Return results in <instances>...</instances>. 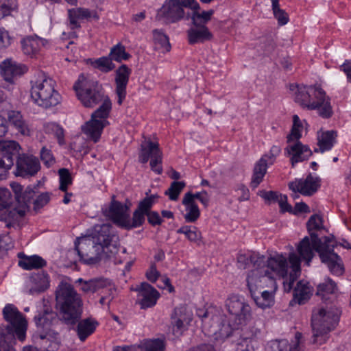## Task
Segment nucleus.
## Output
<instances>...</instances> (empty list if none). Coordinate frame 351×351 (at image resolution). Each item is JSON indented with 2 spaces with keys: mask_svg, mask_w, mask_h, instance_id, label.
I'll return each mask as SVG.
<instances>
[{
  "mask_svg": "<svg viewBox=\"0 0 351 351\" xmlns=\"http://www.w3.org/2000/svg\"><path fill=\"white\" fill-rule=\"evenodd\" d=\"M56 307L63 323L74 326L77 322V333L82 341L88 337V318L80 322L82 313V301L73 286L62 284L56 291Z\"/></svg>",
  "mask_w": 351,
  "mask_h": 351,
  "instance_id": "1",
  "label": "nucleus"
},
{
  "mask_svg": "<svg viewBox=\"0 0 351 351\" xmlns=\"http://www.w3.org/2000/svg\"><path fill=\"white\" fill-rule=\"evenodd\" d=\"M313 246L319 254L322 263L327 265L329 270L333 274L341 276L344 271V267L340 256L334 252L335 246L332 238L324 237L322 241L314 231L324 228L322 217L318 215H312L306 223Z\"/></svg>",
  "mask_w": 351,
  "mask_h": 351,
  "instance_id": "2",
  "label": "nucleus"
},
{
  "mask_svg": "<svg viewBox=\"0 0 351 351\" xmlns=\"http://www.w3.org/2000/svg\"><path fill=\"white\" fill-rule=\"evenodd\" d=\"M93 243V256L89 257V265H98L114 256L120 245L119 237L108 223L96 224L89 233Z\"/></svg>",
  "mask_w": 351,
  "mask_h": 351,
  "instance_id": "3",
  "label": "nucleus"
},
{
  "mask_svg": "<svg viewBox=\"0 0 351 351\" xmlns=\"http://www.w3.org/2000/svg\"><path fill=\"white\" fill-rule=\"evenodd\" d=\"M92 104H99L91 114L89 120V141L97 143L104 128L109 125L108 118L112 110V102L109 97L104 94L101 86L94 90L89 89V107Z\"/></svg>",
  "mask_w": 351,
  "mask_h": 351,
  "instance_id": "4",
  "label": "nucleus"
},
{
  "mask_svg": "<svg viewBox=\"0 0 351 351\" xmlns=\"http://www.w3.org/2000/svg\"><path fill=\"white\" fill-rule=\"evenodd\" d=\"M265 268L283 279L284 290L289 293L300 273V258L295 253H290L288 257L276 254L267 258Z\"/></svg>",
  "mask_w": 351,
  "mask_h": 351,
  "instance_id": "5",
  "label": "nucleus"
},
{
  "mask_svg": "<svg viewBox=\"0 0 351 351\" xmlns=\"http://www.w3.org/2000/svg\"><path fill=\"white\" fill-rule=\"evenodd\" d=\"M341 310L336 306L315 308L313 311L311 326L313 343L322 344L328 338V333L337 326Z\"/></svg>",
  "mask_w": 351,
  "mask_h": 351,
  "instance_id": "6",
  "label": "nucleus"
},
{
  "mask_svg": "<svg viewBox=\"0 0 351 351\" xmlns=\"http://www.w3.org/2000/svg\"><path fill=\"white\" fill-rule=\"evenodd\" d=\"M295 101L302 108L317 110L319 115L324 119L330 118L333 114L330 98L319 86H298Z\"/></svg>",
  "mask_w": 351,
  "mask_h": 351,
  "instance_id": "7",
  "label": "nucleus"
},
{
  "mask_svg": "<svg viewBox=\"0 0 351 351\" xmlns=\"http://www.w3.org/2000/svg\"><path fill=\"white\" fill-rule=\"evenodd\" d=\"M31 97L34 103L44 108L56 106L61 101V95L55 90L56 82L44 73L31 81Z\"/></svg>",
  "mask_w": 351,
  "mask_h": 351,
  "instance_id": "8",
  "label": "nucleus"
},
{
  "mask_svg": "<svg viewBox=\"0 0 351 351\" xmlns=\"http://www.w3.org/2000/svg\"><path fill=\"white\" fill-rule=\"evenodd\" d=\"M37 330L33 335L35 341L47 339L55 341L59 338V333L56 331V326L62 322L57 313L48 308L38 313L34 317Z\"/></svg>",
  "mask_w": 351,
  "mask_h": 351,
  "instance_id": "9",
  "label": "nucleus"
},
{
  "mask_svg": "<svg viewBox=\"0 0 351 351\" xmlns=\"http://www.w3.org/2000/svg\"><path fill=\"white\" fill-rule=\"evenodd\" d=\"M184 8L199 9V5L195 0H165L158 11L157 17L176 23L186 17Z\"/></svg>",
  "mask_w": 351,
  "mask_h": 351,
  "instance_id": "10",
  "label": "nucleus"
},
{
  "mask_svg": "<svg viewBox=\"0 0 351 351\" xmlns=\"http://www.w3.org/2000/svg\"><path fill=\"white\" fill-rule=\"evenodd\" d=\"M4 319L10 324L3 329L16 335V337L21 341H23L26 337L27 322L18 308L12 304H8L3 309Z\"/></svg>",
  "mask_w": 351,
  "mask_h": 351,
  "instance_id": "11",
  "label": "nucleus"
},
{
  "mask_svg": "<svg viewBox=\"0 0 351 351\" xmlns=\"http://www.w3.org/2000/svg\"><path fill=\"white\" fill-rule=\"evenodd\" d=\"M246 281L250 294L262 291L265 287H271L274 289L276 288V280L271 272L265 268V263L264 266L262 265L250 270L247 276Z\"/></svg>",
  "mask_w": 351,
  "mask_h": 351,
  "instance_id": "12",
  "label": "nucleus"
},
{
  "mask_svg": "<svg viewBox=\"0 0 351 351\" xmlns=\"http://www.w3.org/2000/svg\"><path fill=\"white\" fill-rule=\"evenodd\" d=\"M226 306L228 313L233 316L236 324H245L251 319V307L243 298L232 295L226 300Z\"/></svg>",
  "mask_w": 351,
  "mask_h": 351,
  "instance_id": "13",
  "label": "nucleus"
},
{
  "mask_svg": "<svg viewBox=\"0 0 351 351\" xmlns=\"http://www.w3.org/2000/svg\"><path fill=\"white\" fill-rule=\"evenodd\" d=\"M20 145L14 141H0V180L6 178L7 172L14 165V158L20 155Z\"/></svg>",
  "mask_w": 351,
  "mask_h": 351,
  "instance_id": "14",
  "label": "nucleus"
},
{
  "mask_svg": "<svg viewBox=\"0 0 351 351\" xmlns=\"http://www.w3.org/2000/svg\"><path fill=\"white\" fill-rule=\"evenodd\" d=\"M150 160V167L153 171L157 174L162 172V153L159 148V144L150 140L141 144L138 160L141 163H146Z\"/></svg>",
  "mask_w": 351,
  "mask_h": 351,
  "instance_id": "15",
  "label": "nucleus"
},
{
  "mask_svg": "<svg viewBox=\"0 0 351 351\" xmlns=\"http://www.w3.org/2000/svg\"><path fill=\"white\" fill-rule=\"evenodd\" d=\"M40 168V162L32 155L22 154L16 161V176L28 178L35 176Z\"/></svg>",
  "mask_w": 351,
  "mask_h": 351,
  "instance_id": "16",
  "label": "nucleus"
},
{
  "mask_svg": "<svg viewBox=\"0 0 351 351\" xmlns=\"http://www.w3.org/2000/svg\"><path fill=\"white\" fill-rule=\"evenodd\" d=\"M320 186V178L309 174L305 179H295L289 184V188L295 193H300L303 195L311 196Z\"/></svg>",
  "mask_w": 351,
  "mask_h": 351,
  "instance_id": "17",
  "label": "nucleus"
},
{
  "mask_svg": "<svg viewBox=\"0 0 351 351\" xmlns=\"http://www.w3.org/2000/svg\"><path fill=\"white\" fill-rule=\"evenodd\" d=\"M285 153L290 158L293 167L298 162L308 160L313 154L308 145L297 141L287 145L285 149Z\"/></svg>",
  "mask_w": 351,
  "mask_h": 351,
  "instance_id": "18",
  "label": "nucleus"
},
{
  "mask_svg": "<svg viewBox=\"0 0 351 351\" xmlns=\"http://www.w3.org/2000/svg\"><path fill=\"white\" fill-rule=\"evenodd\" d=\"M138 292V303L142 309L153 307L160 297L158 291L147 282H142L135 289Z\"/></svg>",
  "mask_w": 351,
  "mask_h": 351,
  "instance_id": "19",
  "label": "nucleus"
},
{
  "mask_svg": "<svg viewBox=\"0 0 351 351\" xmlns=\"http://www.w3.org/2000/svg\"><path fill=\"white\" fill-rule=\"evenodd\" d=\"M131 69L126 64H122L116 71L115 92L118 96L117 103L121 105L126 97V87L129 81Z\"/></svg>",
  "mask_w": 351,
  "mask_h": 351,
  "instance_id": "20",
  "label": "nucleus"
},
{
  "mask_svg": "<svg viewBox=\"0 0 351 351\" xmlns=\"http://www.w3.org/2000/svg\"><path fill=\"white\" fill-rule=\"evenodd\" d=\"M0 69L3 80L10 83H13L16 78L21 76L27 71L25 66L19 64L16 62L8 59L1 62Z\"/></svg>",
  "mask_w": 351,
  "mask_h": 351,
  "instance_id": "21",
  "label": "nucleus"
},
{
  "mask_svg": "<svg viewBox=\"0 0 351 351\" xmlns=\"http://www.w3.org/2000/svg\"><path fill=\"white\" fill-rule=\"evenodd\" d=\"M128 207L117 201H112L107 213V215L118 225L125 227L128 224Z\"/></svg>",
  "mask_w": 351,
  "mask_h": 351,
  "instance_id": "22",
  "label": "nucleus"
},
{
  "mask_svg": "<svg viewBox=\"0 0 351 351\" xmlns=\"http://www.w3.org/2000/svg\"><path fill=\"white\" fill-rule=\"evenodd\" d=\"M302 336V333L296 332L293 344H290L286 339L271 341L267 343L266 351H300Z\"/></svg>",
  "mask_w": 351,
  "mask_h": 351,
  "instance_id": "23",
  "label": "nucleus"
},
{
  "mask_svg": "<svg viewBox=\"0 0 351 351\" xmlns=\"http://www.w3.org/2000/svg\"><path fill=\"white\" fill-rule=\"evenodd\" d=\"M187 37L189 43L195 45L211 40L213 35L206 25H193L187 30Z\"/></svg>",
  "mask_w": 351,
  "mask_h": 351,
  "instance_id": "24",
  "label": "nucleus"
},
{
  "mask_svg": "<svg viewBox=\"0 0 351 351\" xmlns=\"http://www.w3.org/2000/svg\"><path fill=\"white\" fill-rule=\"evenodd\" d=\"M313 288L310 285L309 282L302 280H300L293 290V298L290 302L298 303V304H305L313 295Z\"/></svg>",
  "mask_w": 351,
  "mask_h": 351,
  "instance_id": "25",
  "label": "nucleus"
},
{
  "mask_svg": "<svg viewBox=\"0 0 351 351\" xmlns=\"http://www.w3.org/2000/svg\"><path fill=\"white\" fill-rule=\"evenodd\" d=\"M265 263V256H260L254 252L247 254H239L237 256V263L239 267L246 269L252 265L254 269L260 267Z\"/></svg>",
  "mask_w": 351,
  "mask_h": 351,
  "instance_id": "26",
  "label": "nucleus"
},
{
  "mask_svg": "<svg viewBox=\"0 0 351 351\" xmlns=\"http://www.w3.org/2000/svg\"><path fill=\"white\" fill-rule=\"evenodd\" d=\"M45 43V40L38 36H29L22 40V50L25 54L33 56L40 51Z\"/></svg>",
  "mask_w": 351,
  "mask_h": 351,
  "instance_id": "27",
  "label": "nucleus"
},
{
  "mask_svg": "<svg viewBox=\"0 0 351 351\" xmlns=\"http://www.w3.org/2000/svg\"><path fill=\"white\" fill-rule=\"evenodd\" d=\"M298 252L300 256L306 262L307 266L310 265L312 258L314 256V250H315L313 242L311 244L308 237H305L298 245Z\"/></svg>",
  "mask_w": 351,
  "mask_h": 351,
  "instance_id": "28",
  "label": "nucleus"
},
{
  "mask_svg": "<svg viewBox=\"0 0 351 351\" xmlns=\"http://www.w3.org/2000/svg\"><path fill=\"white\" fill-rule=\"evenodd\" d=\"M8 120L23 135H29L28 125L19 111L11 110L8 113Z\"/></svg>",
  "mask_w": 351,
  "mask_h": 351,
  "instance_id": "29",
  "label": "nucleus"
},
{
  "mask_svg": "<svg viewBox=\"0 0 351 351\" xmlns=\"http://www.w3.org/2000/svg\"><path fill=\"white\" fill-rule=\"evenodd\" d=\"M337 132L333 130L318 133V146L319 149H315V152L319 150L321 152L330 150L336 142Z\"/></svg>",
  "mask_w": 351,
  "mask_h": 351,
  "instance_id": "30",
  "label": "nucleus"
},
{
  "mask_svg": "<svg viewBox=\"0 0 351 351\" xmlns=\"http://www.w3.org/2000/svg\"><path fill=\"white\" fill-rule=\"evenodd\" d=\"M77 99L85 106L88 107V80L82 73L73 86Z\"/></svg>",
  "mask_w": 351,
  "mask_h": 351,
  "instance_id": "31",
  "label": "nucleus"
},
{
  "mask_svg": "<svg viewBox=\"0 0 351 351\" xmlns=\"http://www.w3.org/2000/svg\"><path fill=\"white\" fill-rule=\"evenodd\" d=\"M88 18V10L77 8L68 10L69 25L71 29L80 27V23Z\"/></svg>",
  "mask_w": 351,
  "mask_h": 351,
  "instance_id": "32",
  "label": "nucleus"
},
{
  "mask_svg": "<svg viewBox=\"0 0 351 351\" xmlns=\"http://www.w3.org/2000/svg\"><path fill=\"white\" fill-rule=\"evenodd\" d=\"M256 304L263 309L270 308L274 304V295L269 291H258L250 294Z\"/></svg>",
  "mask_w": 351,
  "mask_h": 351,
  "instance_id": "33",
  "label": "nucleus"
},
{
  "mask_svg": "<svg viewBox=\"0 0 351 351\" xmlns=\"http://www.w3.org/2000/svg\"><path fill=\"white\" fill-rule=\"evenodd\" d=\"M192 13H186V19H191L193 25H206V24L211 19L215 11L209 10L199 12V9H191Z\"/></svg>",
  "mask_w": 351,
  "mask_h": 351,
  "instance_id": "34",
  "label": "nucleus"
},
{
  "mask_svg": "<svg viewBox=\"0 0 351 351\" xmlns=\"http://www.w3.org/2000/svg\"><path fill=\"white\" fill-rule=\"evenodd\" d=\"M47 262L38 255L25 256L19 261V265L26 270L40 269L46 266Z\"/></svg>",
  "mask_w": 351,
  "mask_h": 351,
  "instance_id": "35",
  "label": "nucleus"
},
{
  "mask_svg": "<svg viewBox=\"0 0 351 351\" xmlns=\"http://www.w3.org/2000/svg\"><path fill=\"white\" fill-rule=\"evenodd\" d=\"M16 335L0 326V351H16L12 343Z\"/></svg>",
  "mask_w": 351,
  "mask_h": 351,
  "instance_id": "36",
  "label": "nucleus"
},
{
  "mask_svg": "<svg viewBox=\"0 0 351 351\" xmlns=\"http://www.w3.org/2000/svg\"><path fill=\"white\" fill-rule=\"evenodd\" d=\"M178 234H183L187 239L199 244L202 240V233L197 228L192 226H183L176 230Z\"/></svg>",
  "mask_w": 351,
  "mask_h": 351,
  "instance_id": "37",
  "label": "nucleus"
},
{
  "mask_svg": "<svg viewBox=\"0 0 351 351\" xmlns=\"http://www.w3.org/2000/svg\"><path fill=\"white\" fill-rule=\"evenodd\" d=\"M183 309L182 308H176L171 315V324L173 325V333L176 336H179L182 333L184 328V321L185 320L182 315Z\"/></svg>",
  "mask_w": 351,
  "mask_h": 351,
  "instance_id": "38",
  "label": "nucleus"
},
{
  "mask_svg": "<svg viewBox=\"0 0 351 351\" xmlns=\"http://www.w3.org/2000/svg\"><path fill=\"white\" fill-rule=\"evenodd\" d=\"M89 62L93 67L104 73L110 72L115 68V64L109 56L101 57L93 61L89 59Z\"/></svg>",
  "mask_w": 351,
  "mask_h": 351,
  "instance_id": "39",
  "label": "nucleus"
},
{
  "mask_svg": "<svg viewBox=\"0 0 351 351\" xmlns=\"http://www.w3.org/2000/svg\"><path fill=\"white\" fill-rule=\"evenodd\" d=\"M35 195L36 191L34 189L28 186L21 194V196L17 197V204L20 206L24 207V209L27 210L30 204L34 203Z\"/></svg>",
  "mask_w": 351,
  "mask_h": 351,
  "instance_id": "40",
  "label": "nucleus"
},
{
  "mask_svg": "<svg viewBox=\"0 0 351 351\" xmlns=\"http://www.w3.org/2000/svg\"><path fill=\"white\" fill-rule=\"evenodd\" d=\"M140 348L141 351H165V343L160 339H146L141 343Z\"/></svg>",
  "mask_w": 351,
  "mask_h": 351,
  "instance_id": "41",
  "label": "nucleus"
},
{
  "mask_svg": "<svg viewBox=\"0 0 351 351\" xmlns=\"http://www.w3.org/2000/svg\"><path fill=\"white\" fill-rule=\"evenodd\" d=\"M111 60L118 62L123 60H127L130 58V55L125 51V47L121 43H118L113 46L108 54Z\"/></svg>",
  "mask_w": 351,
  "mask_h": 351,
  "instance_id": "42",
  "label": "nucleus"
},
{
  "mask_svg": "<svg viewBox=\"0 0 351 351\" xmlns=\"http://www.w3.org/2000/svg\"><path fill=\"white\" fill-rule=\"evenodd\" d=\"M106 288H108L110 295H112L114 290L111 286L110 281L106 278H99L89 280V291L94 293Z\"/></svg>",
  "mask_w": 351,
  "mask_h": 351,
  "instance_id": "43",
  "label": "nucleus"
},
{
  "mask_svg": "<svg viewBox=\"0 0 351 351\" xmlns=\"http://www.w3.org/2000/svg\"><path fill=\"white\" fill-rule=\"evenodd\" d=\"M153 38L156 48L162 49L163 51H169L171 46L168 37L161 31L154 29L153 31Z\"/></svg>",
  "mask_w": 351,
  "mask_h": 351,
  "instance_id": "44",
  "label": "nucleus"
},
{
  "mask_svg": "<svg viewBox=\"0 0 351 351\" xmlns=\"http://www.w3.org/2000/svg\"><path fill=\"white\" fill-rule=\"evenodd\" d=\"M4 211L5 221H17L19 218L23 217L26 210L24 209V207L20 206L19 204L14 208L10 207V206L5 208Z\"/></svg>",
  "mask_w": 351,
  "mask_h": 351,
  "instance_id": "45",
  "label": "nucleus"
},
{
  "mask_svg": "<svg viewBox=\"0 0 351 351\" xmlns=\"http://www.w3.org/2000/svg\"><path fill=\"white\" fill-rule=\"evenodd\" d=\"M185 206L186 213L184 218L186 222L193 223L196 221L200 216V211L196 203L182 204Z\"/></svg>",
  "mask_w": 351,
  "mask_h": 351,
  "instance_id": "46",
  "label": "nucleus"
},
{
  "mask_svg": "<svg viewBox=\"0 0 351 351\" xmlns=\"http://www.w3.org/2000/svg\"><path fill=\"white\" fill-rule=\"evenodd\" d=\"M337 289V287L335 282L328 278L324 282L321 283L317 286L316 294L317 295H321L324 298L326 295L335 293Z\"/></svg>",
  "mask_w": 351,
  "mask_h": 351,
  "instance_id": "47",
  "label": "nucleus"
},
{
  "mask_svg": "<svg viewBox=\"0 0 351 351\" xmlns=\"http://www.w3.org/2000/svg\"><path fill=\"white\" fill-rule=\"evenodd\" d=\"M260 333V330L255 329L254 336H246L241 337L237 343L236 350L237 351H254L253 346L252 345V339H254L257 335Z\"/></svg>",
  "mask_w": 351,
  "mask_h": 351,
  "instance_id": "48",
  "label": "nucleus"
},
{
  "mask_svg": "<svg viewBox=\"0 0 351 351\" xmlns=\"http://www.w3.org/2000/svg\"><path fill=\"white\" fill-rule=\"evenodd\" d=\"M145 213L139 210V209L137 208L134 212L132 219H130V215H128V224H125V228L131 229L142 226L145 221Z\"/></svg>",
  "mask_w": 351,
  "mask_h": 351,
  "instance_id": "49",
  "label": "nucleus"
},
{
  "mask_svg": "<svg viewBox=\"0 0 351 351\" xmlns=\"http://www.w3.org/2000/svg\"><path fill=\"white\" fill-rule=\"evenodd\" d=\"M60 177L59 189L63 192H66L69 185L72 184V177L68 169L62 168L58 170Z\"/></svg>",
  "mask_w": 351,
  "mask_h": 351,
  "instance_id": "50",
  "label": "nucleus"
},
{
  "mask_svg": "<svg viewBox=\"0 0 351 351\" xmlns=\"http://www.w3.org/2000/svg\"><path fill=\"white\" fill-rule=\"evenodd\" d=\"M185 185V183L182 181H174L171 184L170 187L165 191V194L168 195L171 200L176 201L178 199L180 193L183 190Z\"/></svg>",
  "mask_w": 351,
  "mask_h": 351,
  "instance_id": "51",
  "label": "nucleus"
},
{
  "mask_svg": "<svg viewBox=\"0 0 351 351\" xmlns=\"http://www.w3.org/2000/svg\"><path fill=\"white\" fill-rule=\"evenodd\" d=\"M47 128L55 136L60 145L66 144L64 130L60 125L55 123H51L47 125Z\"/></svg>",
  "mask_w": 351,
  "mask_h": 351,
  "instance_id": "52",
  "label": "nucleus"
},
{
  "mask_svg": "<svg viewBox=\"0 0 351 351\" xmlns=\"http://www.w3.org/2000/svg\"><path fill=\"white\" fill-rule=\"evenodd\" d=\"M158 197L159 196L157 194L151 195L145 197L139 202L137 208L139 209V210L145 213L147 215L148 213L151 212L150 209Z\"/></svg>",
  "mask_w": 351,
  "mask_h": 351,
  "instance_id": "53",
  "label": "nucleus"
},
{
  "mask_svg": "<svg viewBox=\"0 0 351 351\" xmlns=\"http://www.w3.org/2000/svg\"><path fill=\"white\" fill-rule=\"evenodd\" d=\"M16 5V0H0V19L10 14Z\"/></svg>",
  "mask_w": 351,
  "mask_h": 351,
  "instance_id": "54",
  "label": "nucleus"
},
{
  "mask_svg": "<svg viewBox=\"0 0 351 351\" xmlns=\"http://www.w3.org/2000/svg\"><path fill=\"white\" fill-rule=\"evenodd\" d=\"M275 19L278 21L280 25H285L289 22L288 14L280 7L272 8Z\"/></svg>",
  "mask_w": 351,
  "mask_h": 351,
  "instance_id": "55",
  "label": "nucleus"
},
{
  "mask_svg": "<svg viewBox=\"0 0 351 351\" xmlns=\"http://www.w3.org/2000/svg\"><path fill=\"white\" fill-rule=\"evenodd\" d=\"M259 195L263 198L265 201L268 202H279L280 197H281L283 195L278 193L276 191H259Z\"/></svg>",
  "mask_w": 351,
  "mask_h": 351,
  "instance_id": "56",
  "label": "nucleus"
},
{
  "mask_svg": "<svg viewBox=\"0 0 351 351\" xmlns=\"http://www.w3.org/2000/svg\"><path fill=\"white\" fill-rule=\"evenodd\" d=\"M11 202L10 191L7 189H0V210L8 207Z\"/></svg>",
  "mask_w": 351,
  "mask_h": 351,
  "instance_id": "57",
  "label": "nucleus"
},
{
  "mask_svg": "<svg viewBox=\"0 0 351 351\" xmlns=\"http://www.w3.org/2000/svg\"><path fill=\"white\" fill-rule=\"evenodd\" d=\"M50 200L49 193H43L39 195L34 200V205L35 209H39L45 206Z\"/></svg>",
  "mask_w": 351,
  "mask_h": 351,
  "instance_id": "58",
  "label": "nucleus"
},
{
  "mask_svg": "<svg viewBox=\"0 0 351 351\" xmlns=\"http://www.w3.org/2000/svg\"><path fill=\"white\" fill-rule=\"evenodd\" d=\"M40 158L45 165L49 167L55 160L50 150L43 147L40 151Z\"/></svg>",
  "mask_w": 351,
  "mask_h": 351,
  "instance_id": "59",
  "label": "nucleus"
},
{
  "mask_svg": "<svg viewBox=\"0 0 351 351\" xmlns=\"http://www.w3.org/2000/svg\"><path fill=\"white\" fill-rule=\"evenodd\" d=\"M281 152V148L278 145H273L270 149L269 154H265L262 157H266L269 165H273L275 162L276 158Z\"/></svg>",
  "mask_w": 351,
  "mask_h": 351,
  "instance_id": "60",
  "label": "nucleus"
},
{
  "mask_svg": "<svg viewBox=\"0 0 351 351\" xmlns=\"http://www.w3.org/2000/svg\"><path fill=\"white\" fill-rule=\"evenodd\" d=\"M212 332L215 335L218 333L219 337L221 338H226L230 335L232 329L229 324H222L221 328L218 330L213 329Z\"/></svg>",
  "mask_w": 351,
  "mask_h": 351,
  "instance_id": "61",
  "label": "nucleus"
},
{
  "mask_svg": "<svg viewBox=\"0 0 351 351\" xmlns=\"http://www.w3.org/2000/svg\"><path fill=\"white\" fill-rule=\"evenodd\" d=\"M269 163L266 157H261V158L256 163L254 169L258 172L262 173L263 175H265L267 169L269 166Z\"/></svg>",
  "mask_w": 351,
  "mask_h": 351,
  "instance_id": "62",
  "label": "nucleus"
},
{
  "mask_svg": "<svg viewBox=\"0 0 351 351\" xmlns=\"http://www.w3.org/2000/svg\"><path fill=\"white\" fill-rule=\"evenodd\" d=\"M301 128H292L290 134L287 136V144L293 143L294 141H300L301 138Z\"/></svg>",
  "mask_w": 351,
  "mask_h": 351,
  "instance_id": "63",
  "label": "nucleus"
},
{
  "mask_svg": "<svg viewBox=\"0 0 351 351\" xmlns=\"http://www.w3.org/2000/svg\"><path fill=\"white\" fill-rule=\"evenodd\" d=\"M146 215L147 216L148 222L152 226L160 225L163 221L162 219L156 211H151Z\"/></svg>",
  "mask_w": 351,
  "mask_h": 351,
  "instance_id": "64",
  "label": "nucleus"
}]
</instances>
